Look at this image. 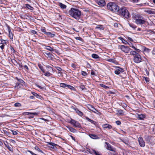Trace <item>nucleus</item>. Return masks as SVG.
Instances as JSON below:
<instances>
[{
	"label": "nucleus",
	"instance_id": "1",
	"mask_svg": "<svg viewBox=\"0 0 155 155\" xmlns=\"http://www.w3.org/2000/svg\"><path fill=\"white\" fill-rule=\"evenodd\" d=\"M68 14L76 19H79L81 15V12L78 9L71 8L68 11Z\"/></svg>",
	"mask_w": 155,
	"mask_h": 155
},
{
	"label": "nucleus",
	"instance_id": "2",
	"mask_svg": "<svg viewBox=\"0 0 155 155\" xmlns=\"http://www.w3.org/2000/svg\"><path fill=\"white\" fill-rule=\"evenodd\" d=\"M117 14L127 18H129L130 16L127 8L125 7L119 8Z\"/></svg>",
	"mask_w": 155,
	"mask_h": 155
},
{
	"label": "nucleus",
	"instance_id": "3",
	"mask_svg": "<svg viewBox=\"0 0 155 155\" xmlns=\"http://www.w3.org/2000/svg\"><path fill=\"white\" fill-rule=\"evenodd\" d=\"M107 7L108 10L112 12H117L119 8L118 5L113 2H110L107 5Z\"/></svg>",
	"mask_w": 155,
	"mask_h": 155
},
{
	"label": "nucleus",
	"instance_id": "4",
	"mask_svg": "<svg viewBox=\"0 0 155 155\" xmlns=\"http://www.w3.org/2000/svg\"><path fill=\"white\" fill-rule=\"evenodd\" d=\"M134 17L136 23L138 25H142L145 23V20L143 17L137 14H134Z\"/></svg>",
	"mask_w": 155,
	"mask_h": 155
},
{
	"label": "nucleus",
	"instance_id": "5",
	"mask_svg": "<svg viewBox=\"0 0 155 155\" xmlns=\"http://www.w3.org/2000/svg\"><path fill=\"white\" fill-rule=\"evenodd\" d=\"M69 123L75 127L80 128L81 127L80 124L78 121L73 119H71Z\"/></svg>",
	"mask_w": 155,
	"mask_h": 155
},
{
	"label": "nucleus",
	"instance_id": "6",
	"mask_svg": "<svg viewBox=\"0 0 155 155\" xmlns=\"http://www.w3.org/2000/svg\"><path fill=\"white\" fill-rule=\"evenodd\" d=\"M135 56H134V61L136 63H138L141 61V58L139 54H137Z\"/></svg>",
	"mask_w": 155,
	"mask_h": 155
},
{
	"label": "nucleus",
	"instance_id": "7",
	"mask_svg": "<svg viewBox=\"0 0 155 155\" xmlns=\"http://www.w3.org/2000/svg\"><path fill=\"white\" fill-rule=\"evenodd\" d=\"M138 141L140 146L142 147H144L145 146V142L143 138L141 137H139Z\"/></svg>",
	"mask_w": 155,
	"mask_h": 155
},
{
	"label": "nucleus",
	"instance_id": "8",
	"mask_svg": "<svg viewBox=\"0 0 155 155\" xmlns=\"http://www.w3.org/2000/svg\"><path fill=\"white\" fill-rule=\"evenodd\" d=\"M120 48L125 53H128L130 49L128 47L124 45H121L120 46Z\"/></svg>",
	"mask_w": 155,
	"mask_h": 155
},
{
	"label": "nucleus",
	"instance_id": "9",
	"mask_svg": "<svg viewBox=\"0 0 155 155\" xmlns=\"http://www.w3.org/2000/svg\"><path fill=\"white\" fill-rule=\"evenodd\" d=\"M107 149L113 152V153L112 154H110L111 153H109V155H115V151L114 149L112 147V146L109 143H107Z\"/></svg>",
	"mask_w": 155,
	"mask_h": 155
},
{
	"label": "nucleus",
	"instance_id": "10",
	"mask_svg": "<svg viewBox=\"0 0 155 155\" xmlns=\"http://www.w3.org/2000/svg\"><path fill=\"white\" fill-rule=\"evenodd\" d=\"M97 3L100 7H103L106 4L104 0H97Z\"/></svg>",
	"mask_w": 155,
	"mask_h": 155
},
{
	"label": "nucleus",
	"instance_id": "11",
	"mask_svg": "<svg viewBox=\"0 0 155 155\" xmlns=\"http://www.w3.org/2000/svg\"><path fill=\"white\" fill-rule=\"evenodd\" d=\"M124 71V70L121 68H118L116 70L114 71V73L118 75L120 73H123Z\"/></svg>",
	"mask_w": 155,
	"mask_h": 155
},
{
	"label": "nucleus",
	"instance_id": "12",
	"mask_svg": "<svg viewBox=\"0 0 155 155\" xmlns=\"http://www.w3.org/2000/svg\"><path fill=\"white\" fill-rule=\"evenodd\" d=\"M67 127L69 129V131L71 132L75 133L77 132V130L71 127L68 126H67Z\"/></svg>",
	"mask_w": 155,
	"mask_h": 155
},
{
	"label": "nucleus",
	"instance_id": "13",
	"mask_svg": "<svg viewBox=\"0 0 155 155\" xmlns=\"http://www.w3.org/2000/svg\"><path fill=\"white\" fill-rule=\"evenodd\" d=\"M89 136L91 138L94 139H97L99 138V137L96 134H90Z\"/></svg>",
	"mask_w": 155,
	"mask_h": 155
},
{
	"label": "nucleus",
	"instance_id": "14",
	"mask_svg": "<svg viewBox=\"0 0 155 155\" xmlns=\"http://www.w3.org/2000/svg\"><path fill=\"white\" fill-rule=\"evenodd\" d=\"M95 28L97 29H98L100 30H103L104 29V26L102 25H97V26Z\"/></svg>",
	"mask_w": 155,
	"mask_h": 155
},
{
	"label": "nucleus",
	"instance_id": "15",
	"mask_svg": "<svg viewBox=\"0 0 155 155\" xmlns=\"http://www.w3.org/2000/svg\"><path fill=\"white\" fill-rule=\"evenodd\" d=\"M104 128H107L108 129H110L112 128V126L108 124H105L102 126Z\"/></svg>",
	"mask_w": 155,
	"mask_h": 155
},
{
	"label": "nucleus",
	"instance_id": "16",
	"mask_svg": "<svg viewBox=\"0 0 155 155\" xmlns=\"http://www.w3.org/2000/svg\"><path fill=\"white\" fill-rule=\"evenodd\" d=\"M146 117V116L144 114H138V118L139 119L143 120Z\"/></svg>",
	"mask_w": 155,
	"mask_h": 155
},
{
	"label": "nucleus",
	"instance_id": "17",
	"mask_svg": "<svg viewBox=\"0 0 155 155\" xmlns=\"http://www.w3.org/2000/svg\"><path fill=\"white\" fill-rule=\"evenodd\" d=\"M58 5L62 9H65L67 7L66 5L61 2L58 3Z\"/></svg>",
	"mask_w": 155,
	"mask_h": 155
},
{
	"label": "nucleus",
	"instance_id": "18",
	"mask_svg": "<svg viewBox=\"0 0 155 155\" xmlns=\"http://www.w3.org/2000/svg\"><path fill=\"white\" fill-rule=\"evenodd\" d=\"M73 109L80 116H82L83 115V113L79 110L77 108H73Z\"/></svg>",
	"mask_w": 155,
	"mask_h": 155
},
{
	"label": "nucleus",
	"instance_id": "19",
	"mask_svg": "<svg viewBox=\"0 0 155 155\" xmlns=\"http://www.w3.org/2000/svg\"><path fill=\"white\" fill-rule=\"evenodd\" d=\"M45 49L51 51H52L54 50L52 48L49 46H46L45 47Z\"/></svg>",
	"mask_w": 155,
	"mask_h": 155
},
{
	"label": "nucleus",
	"instance_id": "20",
	"mask_svg": "<svg viewBox=\"0 0 155 155\" xmlns=\"http://www.w3.org/2000/svg\"><path fill=\"white\" fill-rule=\"evenodd\" d=\"M144 12L150 14H151L154 13V12L153 11H151L150 9H146L144 11Z\"/></svg>",
	"mask_w": 155,
	"mask_h": 155
},
{
	"label": "nucleus",
	"instance_id": "21",
	"mask_svg": "<svg viewBox=\"0 0 155 155\" xmlns=\"http://www.w3.org/2000/svg\"><path fill=\"white\" fill-rule=\"evenodd\" d=\"M46 35L48 36L51 38L54 37L55 35L54 34H52L51 32H48L47 33H46Z\"/></svg>",
	"mask_w": 155,
	"mask_h": 155
},
{
	"label": "nucleus",
	"instance_id": "22",
	"mask_svg": "<svg viewBox=\"0 0 155 155\" xmlns=\"http://www.w3.org/2000/svg\"><path fill=\"white\" fill-rule=\"evenodd\" d=\"M87 107L88 109L90 110H91V111H92V112H93V111L94 110V109H95L90 104L88 105Z\"/></svg>",
	"mask_w": 155,
	"mask_h": 155
},
{
	"label": "nucleus",
	"instance_id": "23",
	"mask_svg": "<svg viewBox=\"0 0 155 155\" xmlns=\"http://www.w3.org/2000/svg\"><path fill=\"white\" fill-rule=\"evenodd\" d=\"M38 67H39V68L42 71V72H43L44 73H45V71L43 69V67L42 65L41 64H38Z\"/></svg>",
	"mask_w": 155,
	"mask_h": 155
},
{
	"label": "nucleus",
	"instance_id": "24",
	"mask_svg": "<svg viewBox=\"0 0 155 155\" xmlns=\"http://www.w3.org/2000/svg\"><path fill=\"white\" fill-rule=\"evenodd\" d=\"M5 145L6 146L7 148L10 151H11L12 152H13V148L12 147H10L9 145H7L5 144Z\"/></svg>",
	"mask_w": 155,
	"mask_h": 155
},
{
	"label": "nucleus",
	"instance_id": "25",
	"mask_svg": "<svg viewBox=\"0 0 155 155\" xmlns=\"http://www.w3.org/2000/svg\"><path fill=\"white\" fill-rule=\"evenodd\" d=\"M86 119L88 121L90 122H91L92 124H95V122L93 120H92L89 118L88 117H86Z\"/></svg>",
	"mask_w": 155,
	"mask_h": 155
},
{
	"label": "nucleus",
	"instance_id": "26",
	"mask_svg": "<svg viewBox=\"0 0 155 155\" xmlns=\"http://www.w3.org/2000/svg\"><path fill=\"white\" fill-rule=\"evenodd\" d=\"M11 30L10 29H9L8 31L9 33V37L11 39H13V34L11 31Z\"/></svg>",
	"mask_w": 155,
	"mask_h": 155
},
{
	"label": "nucleus",
	"instance_id": "27",
	"mask_svg": "<svg viewBox=\"0 0 155 155\" xmlns=\"http://www.w3.org/2000/svg\"><path fill=\"white\" fill-rule=\"evenodd\" d=\"M31 93L34 96H35L37 98H40V96L38 94H37L36 93L33 92H31Z\"/></svg>",
	"mask_w": 155,
	"mask_h": 155
},
{
	"label": "nucleus",
	"instance_id": "28",
	"mask_svg": "<svg viewBox=\"0 0 155 155\" xmlns=\"http://www.w3.org/2000/svg\"><path fill=\"white\" fill-rule=\"evenodd\" d=\"M117 114L119 115H122L124 114L123 111L121 110H117Z\"/></svg>",
	"mask_w": 155,
	"mask_h": 155
},
{
	"label": "nucleus",
	"instance_id": "29",
	"mask_svg": "<svg viewBox=\"0 0 155 155\" xmlns=\"http://www.w3.org/2000/svg\"><path fill=\"white\" fill-rule=\"evenodd\" d=\"M92 57L94 58L97 59L99 58V56L96 54H92Z\"/></svg>",
	"mask_w": 155,
	"mask_h": 155
},
{
	"label": "nucleus",
	"instance_id": "30",
	"mask_svg": "<svg viewBox=\"0 0 155 155\" xmlns=\"http://www.w3.org/2000/svg\"><path fill=\"white\" fill-rule=\"evenodd\" d=\"M68 85L64 83H61L60 84V87L64 88L67 87Z\"/></svg>",
	"mask_w": 155,
	"mask_h": 155
},
{
	"label": "nucleus",
	"instance_id": "31",
	"mask_svg": "<svg viewBox=\"0 0 155 155\" xmlns=\"http://www.w3.org/2000/svg\"><path fill=\"white\" fill-rule=\"evenodd\" d=\"M130 54L133 55L134 56H135L136 55H137V54H139L138 53H137L135 51H131L130 52Z\"/></svg>",
	"mask_w": 155,
	"mask_h": 155
},
{
	"label": "nucleus",
	"instance_id": "32",
	"mask_svg": "<svg viewBox=\"0 0 155 155\" xmlns=\"http://www.w3.org/2000/svg\"><path fill=\"white\" fill-rule=\"evenodd\" d=\"M41 31L45 33V34H46V33H47V32H46V30L45 29V28L44 27H41Z\"/></svg>",
	"mask_w": 155,
	"mask_h": 155
},
{
	"label": "nucleus",
	"instance_id": "33",
	"mask_svg": "<svg viewBox=\"0 0 155 155\" xmlns=\"http://www.w3.org/2000/svg\"><path fill=\"white\" fill-rule=\"evenodd\" d=\"M99 85L100 86L104 88L105 89H107L109 88V87H108L107 86L103 84H100Z\"/></svg>",
	"mask_w": 155,
	"mask_h": 155
},
{
	"label": "nucleus",
	"instance_id": "34",
	"mask_svg": "<svg viewBox=\"0 0 155 155\" xmlns=\"http://www.w3.org/2000/svg\"><path fill=\"white\" fill-rule=\"evenodd\" d=\"M35 149L36 150L38 151L39 152L43 153V151L42 150H41L39 148H38L37 146H35Z\"/></svg>",
	"mask_w": 155,
	"mask_h": 155
},
{
	"label": "nucleus",
	"instance_id": "35",
	"mask_svg": "<svg viewBox=\"0 0 155 155\" xmlns=\"http://www.w3.org/2000/svg\"><path fill=\"white\" fill-rule=\"evenodd\" d=\"M26 7L27 8L30 9L31 10H32L33 9V8L29 5L28 4H27L26 5Z\"/></svg>",
	"mask_w": 155,
	"mask_h": 155
},
{
	"label": "nucleus",
	"instance_id": "36",
	"mask_svg": "<svg viewBox=\"0 0 155 155\" xmlns=\"http://www.w3.org/2000/svg\"><path fill=\"white\" fill-rule=\"evenodd\" d=\"M5 129H7V128H5V129L3 130V132L7 135H8L9 134V133Z\"/></svg>",
	"mask_w": 155,
	"mask_h": 155
},
{
	"label": "nucleus",
	"instance_id": "37",
	"mask_svg": "<svg viewBox=\"0 0 155 155\" xmlns=\"http://www.w3.org/2000/svg\"><path fill=\"white\" fill-rule=\"evenodd\" d=\"M26 113L27 114V115H37L38 114L36 112H35V113L27 112Z\"/></svg>",
	"mask_w": 155,
	"mask_h": 155
},
{
	"label": "nucleus",
	"instance_id": "38",
	"mask_svg": "<svg viewBox=\"0 0 155 155\" xmlns=\"http://www.w3.org/2000/svg\"><path fill=\"white\" fill-rule=\"evenodd\" d=\"M131 44L132 45H130V46L132 48H133L134 50H137V52H139L140 51V50L138 49H137V48H135V47L134 46L132 45V43H131Z\"/></svg>",
	"mask_w": 155,
	"mask_h": 155
},
{
	"label": "nucleus",
	"instance_id": "39",
	"mask_svg": "<svg viewBox=\"0 0 155 155\" xmlns=\"http://www.w3.org/2000/svg\"><path fill=\"white\" fill-rule=\"evenodd\" d=\"M14 105L15 107H19L21 106V104L19 103H16Z\"/></svg>",
	"mask_w": 155,
	"mask_h": 155
},
{
	"label": "nucleus",
	"instance_id": "40",
	"mask_svg": "<svg viewBox=\"0 0 155 155\" xmlns=\"http://www.w3.org/2000/svg\"><path fill=\"white\" fill-rule=\"evenodd\" d=\"M21 87V84L19 83H17L15 85V87L18 89L19 88Z\"/></svg>",
	"mask_w": 155,
	"mask_h": 155
},
{
	"label": "nucleus",
	"instance_id": "41",
	"mask_svg": "<svg viewBox=\"0 0 155 155\" xmlns=\"http://www.w3.org/2000/svg\"><path fill=\"white\" fill-rule=\"evenodd\" d=\"M67 87L72 90H74L75 89L73 86L70 85H68Z\"/></svg>",
	"mask_w": 155,
	"mask_h": 155
},
{
	"label": "nucleus",
	"instance_id": "42",
	"mask_svg": "<svg viewBox=\"0 0 155 155\" xmlns=\"http://www.w3.org/2000/svg\"><path fill=\"white\" fill-rule=\"evenodd\" d=\"M45 75L46 76H49L51 75V74L48 71L46 73H45Z\"/></svg>",
	"mask_w": 155,
	"mask_h": 155
},
{
	"label": "nucleus",
	"instance_id": "43",
	"mask_svg": "<svg viewBox=\"0 0 155 155\" xmlns=\"http://www.w3.org/2000/svg\"><path fill=\"white\" fill-rule=\"evenodd\" d=\"M48 144L52 146L53 147H54L56 145L55 144L52 142H48Z\"/></svg>",
	"mask_w": 155,
	"mask_h": 155
},
{
	"label": "nucleus",
	"instance_id": "44",
	"mask_svg": "<svg viewBox=\"0 0 155 155\" xmlns=\"http://www.w3.org/2000/svg\"><path fill=\"white\" fill-rule=\"evenodd\" d=\"M122 141L125 144L127 145H129V142L127 140H123Z\"/></svg>",
	"mask_w": 155,
	"mask_h": 155
},
{
	"label": "nucleus",
	"instance_id": "45",
	"mask_svg": "<svg viewBox=\"0 0 155 155\" xmlns=\"http://www.w3.org/2000/svg\"><path fill=\"white\" fill-rule=\"evenodd\" d=\"M144 79L147 83H148L149 82L150 79L149 78L147 77H144Z\"/></svg>",
	"mask_w": 155,
	"mask_h": 155
},
{
	"label": "nucleus",
	"instance_id": "46",
	"mask_svg": "<svg viewBox=\"0 0 155 155\" xmlns=\"http://www.w3.org/2000/svg\"><path fill=\"white\" fill-rule=\"evenodd\" d=\"M10 130L12 132L13 134L14 135H16L18 134L17 132L16 131H14L12 130Z\"/></svg>",
	"mask_w": 155,
	"mask_h": 155
},
{
	"label": "nucleus",
	"instance_id": "47",
	"mask_svg": "<svg viewBox=\"0 0 155 155\" xmlns=\"http://www.w3.org/2000/svg\"><path fill=\"white\" fill-rule=\"evenodd\" d=\"M5 41L3 40H0V44H4V43H5Z\"/></svg>",
	"mask_w": 155,
	"mask_h": 155
},
{
	"label": "nucleus",
	"instance_id": "48",
	"mask_svg": "<svg viewBox=\"0 0 155 155\" xmlns=\"http://www.w3.org/2000/svg\"><path fill=\"white\" fill-rule=\"evenodd\" d=\"M129 25L130 27H132L134 29H135L137 27V26H136L133 24H129Z\"/></svg>",
	"mask_w": 155,
	"mask_h": 155
},
{
	"label": "nucleus",
	"instance_id": "49",
	"mask_svg": "<svg viewBox=\"0 0 155 155\" xmlns=\"http://www.w3.org/2000/svg\"><path fill=\"white\" fill-rule=\"evenodd\" d=\"M81 74L82 75L84 76H86L87 75V73L84 71H82L81 72Z\"/></svg>",
	"mask_w": 155,
	"mask_h": 155
},
{
	"label": "nucleus",
	"instance_id": "50",
	"mask_svg": "<svg viewBox=\"0 0 155 155\" xmlns=\"http://www.w3.org/2000/svg\"><path fill=\"white\" fill-rule=\"evenodd\" d=\"M108 61H109V62H113V63H114V62H115L114 60L113 59H109L108 60Z\"/></svg>",
	"mask_w": 155,
	"mask_h": 155
},
{
	"label": "nucleus",
	"instance_id": "51",
	"mask_svg": "<svg viewBox=\"0 0 155 155\" xmlns=\"http://www.w3.org/2000/svg\"><path fill=\"white\" fill-rule=\"evenodd\" d=\"M91 75H92L93 76H94L95 75V74L94 71L93 70H91Z\"/></svg>",
	"mask_w": 155,
	"mask_h": 155
},
{
	"label": "nucleus",
	"instance_id": "52",
	"mask_svg": "<svg viewBox=\"0 0 155 155\" xmlns=\"http://www.w3.org/2000/svg\"><path fill=\"white\" fill-rule=\"evenodd\" d=\"M116 123L117 125H120L121 124V123L120 121V120H117L116 121Z\"/></svg>",
	"mask_w": 155,
	"mask_h": 155
},
{
	"label": "nucleus",
	"instance_id": "53",
	"mask_svg": "<svg viewBox=\"0 0 155 155\" xmlns=\"http://www.w3.org/2000/svg\"><path fill=\"white\" fill-rule=\"evenodd\" d=\"M28 152H29L32 155H36V154L30 150H28Z\"/></svg>",
	"mask_w": 155,
	"mask_h": 155
},
{
	"label": "nucleus",
	"instance_id": "54",
	"mask_svg": "<svg viewBox=\"0 0 155 155\" xmlns=\"http://www.w3.org/2000/svg\"><path fill=\"white\" fill-rule=\"evenodd\" d=\"M56 69L58 70L59 71H61V70H62V69H61V68H60V67H57L56 68Z\"/></svg>",
	"mask_w": 155,
	"mask_h": 155
},
{
	"label": "nucleus",
	"instance_id": "55",
	"mask_svg": "<svg viewBox=\"0 0 155 155\" xmlns=\"http://www.w3.org/2000/svg\"><path fill=\"white\" fill-rule=\"evenodd\" d=\"M36 85L37 87H38V88H40V89L43 90L44 89V87H42L41 86H40L38 85V84H36Z\"/></svg>",
	"mask_w": 155,
	"mask_h": 155
},
{
	"label": "nucleus",
	"instance_id": "56",
	"mask_svg": "<svg viewBox=\"0 0 155 155\" xmlns=\"http://www.w3.org/2000/svg\"><path fill=\"white\" fill-rule=\"evenodd\" d=\"M10 141L11 143L13 144H15V141L11 139Z\"/></svg>",
	"mask_w": 155,
	"mask_h": 155
},
{
	"label": "nucleus",
	"instance_id": "57",
	"mask_svg": "<svg viewBox=\"0 0 155 155\" xmlns=\"http://www.w3.org/2000/svg\"><path fill=\"white\" fill-rule=\"evenodd\" d=\"M80 88L82 90H84L85 89V87L84 85H81L80 86Z\"/></svg>",
	"mask_w": 155,
	"mask_h": 155
},
{
	"label": "nucleus",
	"instance_id": "58",
	"mask_svg": "<svg viewBox=\"0 0 155 155\" xmlns=\"http://www.w3.org/2000/svg\"><path fill=\"white\" fill-rule=\"evenodd\" d=\"M149 31L150 32L151 34H155V32H154V31L152 30H150Z\"/></svg>",
	"mask_w": 155,
	"mask_h": 155
},
{
	"label": "nucleus",
	"instance_id": "59",
	"mask_svg": "<svg viewBox=\"0 0 155 155\" xmlns=\"http://www.w3.org/2000/svg\"><path fill=\"white\" fill-rule=\"evenodd\" d=\"M23 67L25 68L27 70H28V68L27 65H24L23 66Z\"/></svg>",
	"mask_w": 155,
	"mask_h": 155
},
{
	"label": "nucleus",
	"instance_id": "60",
	"mask_svg": "<svg viewBox=\"0 0 155 155\" xmlns=\"http://www.w3.org/2000/svg\"><path fill=\"white\" fill-rule=\"evenodd\" d=\"M93 112H94V113H95L97 114L98 112V111L96 109H95L93 111Z\"/></svg>",
	"mask_w": 155,
	"mask_h": 155
},
{
	"label": "nucleus",
	"instance_id": "61",
	"mask_svg": "<svg viewBox=\"0 0 155 155\" xmlns=\"http://www.w3.org/2000/svg\"><path fill=\"white\" fill-rule=\"evenodd\" d=\"M71 66L73 68H75L76 67V65L75 64H71Z\"/></svg>",
	"mask_w": 155,
	"mask_h": 155
},
{
	"label": "nucleus",
	"instance_id": "62",
	"mask_svg": "<svg viewBox=\"0 0 155 155\" xmlns=\"http://www.w3.org/2000/svg\"><path fill=\"white\" fill-rule=\"evenodd\" d=\"M4 45H3V44L0 46V48L2 49V50H3L4 48Z\"/></svg>",
	"mask_w": 155,
	"mask_h": 155
},
{
	"label": "nucleus",
	"instance_id": "63",
	"mask_svg": "<svg viewBox=\"0 0 155 155\" xmlns=\"http://www.w3.org/2000/svg\"><path fill=\"white\" fill-rule=\"evenodd\" d=\"M70 136L71 137L72 140H73L74 141H75V139L74 137L71 135H70Z\"/></svg>",
	"mask_w": 155,
	"mask_h": 155
},
{
	"label": "nucleus",
	"instance_id": "64",
	"mask_svg": "<svg viewBox=\"0 0 155 155\" xmlns=\"http://www.w3.org/2000/svg\"><path fill=\"white\" fill-rule=\"evenodd\" d=\"M31 32L33 34H35L36 33V31H31Z\"/></svg>",
	"mask_w": 155,
	"mask_h": 155
}]
</instances>
